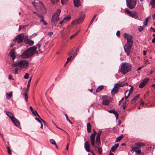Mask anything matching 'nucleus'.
<instances>
[{"label": "nucleus", "instance_id": "34", "mask_svg": "<svg viewBox=\"0 0 155 155\" xmlns=\"http://www.w3.org/2000/svg\"><path fill=\"white\" fill-rule=\"evenodd\" d=\"M102 133V131L101 130H99L97 134L96 138H100L101 135Z\"/></svg>", "mask_w": 155, "mask_h": 155}, {"label": "nucleus", "instance_id": "1", "mask_svg": "<svg viewBox=\"0 0 155 155\" xmlns=\"http://www.w3.org/2000/svg\"><path fill=\"white\" fill-rule=\"evenodd\" d=\"M36 47L35 46L31 47L24 51L21 55L22 58H27L33 55L36 50Z\"/></svg>", "mask_w": 155, "mask_h": 155}, {"label": "nucleus", "instance_id": "42", "mask_svg": "<svg viewBox=\"0 0 155 155\" xmlns=\"http://www.w3.org/2000/svg\"><path fill=\"white\" fill-rule=\"evenodd\" d=\"M127 105V102L126 101L123 104L122 107L124 110H125Z\"/></svg>", "mask_w": 155, "mask_h": 155}, {"label": "nucleus", "instance_id": "41", "mask_svg": "<svg viewBox=\"0 0 155 155\" xmlns=\"http://www.w3.org/2000/svg\"><path fill=\"white\" fill-rule=\"evenodd\" d=\"M7 150L9 154L10 155H12V152L9 147H7Z\"/></svg>", "mask_w": 155, "mask_h": 155}, {"label": "nucleus", "instance_id": "22", "mask_svg": "<svg viewBox=\"0 0 155 155\" xmlns=\"http://www.w3.org/2000/svg\"><path fill=\"white\" fill-rule=\"evenodd\" d=\"M24 42L25 43L28 44L30 46L32 45L34 43V41H33L31 40L28 39L25 40Z\"/></svg>", "mask_w": 155, "mask_h": 155}, {"label": "nucleus", "instance_id": "33", "mask_svg": "<svg viewBox=\"0 0 155 155\" xmlns=\"http://www.w3.org/2000/svg\"><path fill=\"white\" fill-rule=\"evenodd\" d=\"M104 87V86L103 85H101L99 86L97 89L96 90V92H98L100 91Z\"/></svg>", "mask_w": 155, "mask_h": 155}, {"label": "nucleus", "instance_id": "39", "mask_svg": "<svg viewBox=\"0 0 155 155\" xmlns=\"http://www.w3.org/2000/svg\"><path fill=\"white\" fill-rule=\"evenodd\" d=\"M98 150L100 154H101L102 153V148L99 146H98Z\"/></svg>", "mask_w": 155, "mask_h": 155}, {"label": "nucleus", "instance_id": "2", "mask_svg": "<svg viewBox=\"0 0 155 155\" xmlns=\"http://www.w3.org/2000/svg\"><path fill=\"white\" fill-rule=\"evenodd\" d=\"M131 65L128 63L125 62L122 64L120 69V71L121 74H125L131 70Z\"/></svg>", "mask_w": 155, "mask_h": 155}, {"label": "nucleus", "instance_id": "15", "mask_svg": "<svg viewBox=\"0 0 155 155\" xmlns=\"http://www.w3.org/2000/svg\"><path fill=\"white\" fill-rule=\"evenodd\" d=\"M39 18L40 19V24H41L42 25H44L45 26H46L48 25L47 23L44 20L43 17L42 15L40 16L39 15Z\"/></svg>", "mask_w": 155, "mask_h": 155}, {"label": "nucleus", "instance_id": "16", "mask_svg": "<svg viewBox=\"0 0 155 155\" xmlns=\"http://www.w3.org/2000/svg\"><path fill=\"white\" fill-rule=\"evenodd\" d=\"M9 54L11 57L12 58L13 60L14 61L15 57V50L14 48L11 50L9 53Z\"/></svg>", "mask_w": 155, "mask_h": 155}, {"label": "nucleus", "instance_id": "4", "mask_svg": "<svg viewBox=\"0 0 155 155\" xmlns=\"http://www.w3.org/2000/svg\"><path fill=\"white\" fill-rule=\"evenodd\" d=\"M61 12V10L58 9L57 11L53 15L51 18V22L55 23L59 20V15Z\"/></svg>", "mask_w": 155, "mask_h": 155}, {"label": "nucleus", "instance_id": "46", "mask_svg": "<svg viewBox=\"0 0 155 155\" xmlns=\"http://www.w3.org/2000/svg\"><path fill=\"white\" fill-rule=\"evenodd\" d=\"M59 0H51V3L53 4H54L58 2Z\"/></svg>", "mask_w": 155, "mask_h": 155}, {"label": "nucleus", "instance_id": "54", "mask_svg": "<svg viewBox=\"0 0 155 155\" xmlns=\"http://www.w3.org/2000/svg\"><path fill=\"white\" fill-rule=\"evenodd\" d=\"M147 22L145 21H144L143 22V27H145L147 26Z\"/></svg>", "mask_w": 155, "mask_h": 155}, {"label": "nucleus", "instance_id": "35", "mask_svg": "<svg viewBox=\"0 0 155 155\" xmlns=\"http://www.w3.org/2000/svg\"><path fill=\"white\" fill-rule=\"evenodd\" d=\"M150 4L152 8L155 7V0H151Z\"/></svg>", "mask_w": 155, "mask_h": 155}, {"label": "nucleus", "instance_id": "48", "mask_svg": "<svg viewBox=\"0 0 155 155\" xmlns=\"http://www.w3.org/2000/svg\"><path fill=\"white\" fill-rule=\"evenodd\" d=\"M65 114V115L66 117V119L71 124H72V123L71 122L69 119L68 118V116L66 114Z\"/></svg>", "mask_w": 155, "mask_h": 155}, {"label": "nucleus", "instance_id": "59", "mask_svg": "<svg viewBox=\"0 0 155 155\" xmlns=\"http://www.w3.org/2000/svg\"><path fill=\"white\" fill-rule=\"evenodd\" d=\"M69 145V143H68L67 144V146H66V150H68V148Z\"/></svg>", "mask_w": 155, "mask_h": 155}, {"label": "nucleus", "instance_id": "31", "mask_svg": "<svg viewBox=\"0 0 155 155\" xmlns=\"http://www.w3.org/2000/svg\"><path fill=\"white\" fill-rule=\"evenodd\" d=\"M96 143L98 146H100L101 145L100 138H96Z\"/></svg>", "mask_w": 155, "mask_h": 155}, {"label": "nucleus", "instance_id": "19", "mask_svg": "<svg viewBox=\"0 0 155 155\" xmlns=\"http://www.w3.org/2000/svg\"><path fill=\"white\" fill-rule=\"evenodd\" d=\"M95 138V136L93 135V134H91L90 136V139L91 141V144L93 146H94Z\"/></svg>", "mask_w": 155, "mask_h": 155}, {"label": "nucleus", "instance_id": "21", "mask_svg": "<svg viewBox=\"0 0 155 155\" xmlns=\"http://www.w3.org/2000/svg\"><path fill=\"white\" fill-rule=\"evenodd\" d=\"M130 16L134 18H137L138 17L137 13L134 12H132Z\"/></svg>", "mask_w": 155, "mask_h": 155}, {"label": "nucleus", "instance_id": "32", "mask_svg": "<svg viewBox=\"0 0 155 155\" xmlns=\"http://www.w3.org/2000/svg\"><path fill=\"white\" fill-rule=\"evenodd\" d=\"M71 18V16L70 15H68L66 16L64 18V20L65 22L68 21L70 20Z\"/></svg>", "mask_w": 155, "mask_h": 155}, {"label": "nucleus", "instance_id": "23", "mask_svg": "<svg viewBox=\"0 0 155 155\" xmlns=\"http://www.w3.org/2000/svg\"><path fill=\"white\" fill-rule=\"evenodd\" d=\"M75 7H78L81 5V2L79 0H73Z\"/></svg>", "mask_w": 155, "mask_h": 155}, {"label": "nucleus", "instance_id": "45", "mask_svg": "<svg viewBox=\"0 0 155 155\" xmlns=\"http://www.w3.org/2000/svg\"><path fill=\"white\" fill-rule=\"evenodd\" d=\"M41 120V118L39 116V123L40 124V125H41L40 128L43 129V124H42V123L41 121V120Z\"/></svg>", "mask_w": 155, "mask_h": 155}, {"label": "nucleus", "instance_id": "49", "mask_svg": "<svg viewBox=\"0 0 155 155\" xmlns=\"http://www.w3.org/2000/svg\"><path fill=\"white\" fill-rule=\"evenodd\" d=\"M29 75L28 73H26L24 76V78L25 79H27L28 78Z\"/></svg>", "mask_w": 155, "mask_h": 155}, {"label": "nucleus", "instance_id": "29", "mask_svg": "<svg viewBox=\"0 0 155 155\" xmlns=\"http://www.w3.org/2000/svg\"><path fill=\"white\" fill-rule=\"evenodd\" d=\"M118 91V88L116 87H114L113 89L111 91V92L112 94H114L117 93Z\"/></svg>", "mask_w": 155, "mask_h": 155}, {"label": "nucleus", "instance_id": "5", "mask_svg": "<svg viewBox=\"0 0 155 155\" xmlns=\"http://www.w3.org/2000/svg\"><path fill=\"white\" fill-rule=\"evenodd\" d=\"M126 3L127 7L130 9L134 8L136 4L135 0H126Z\"/></svg>", "mask_w": 155, "mask_h": 155}, {"label": "nucleus", "instance_id": "62", "mask_svg": "<svg viewBox=\"0 0 155 155\" xmlns=\"http://www.w3.org/2000/svg\"><path fill=\"white\" fill-rule=\"evenodd\" d=\"M149 20V18H148V17H147L145 19V21L147 22H148V21Z\"/></svg>", "mask_w": 155, "mask_h": 155}, {"label": "nucleus", "instance_id": "51", "mask_svg": "<svg viewBox=\"0 0 155 155\" xmlns=\"http://www.w3.org/2000/svg\"><path fill=\"white\" fill-rule=\"evenodd\" d=\"M68 0H61V3L62 4H64Z\"/></svg>", "mask_w": 155, "mask_h": 155}, {"label": "nucleus", "instance_id": "17", "mask_svg": "<svg viewBox=\"0 0 155 155\" xmlns=\"http://www.w3.org/2000/svg\"><path fill=\"white\" fill-rule=\"evenodd\" d=\"M84 148L85 150L88 152L90 151L89 148V144L88 141H86L84 144Z\"/></svg>", "mask_w": 155, "mask_h": 155}, {"label": "nucleus", "instance_id": "47", "mask_svg": "<svg viewBox=\"0 0 155 155\" xmlns=\"http://www.w3.org/2000/svg\"><path fill=\"white\" fill-rule=\"evenodd\" d=\"M25 98L26 101H27L28 99V94L26 93H25Z\"/></svg>", "mask_w": 155, "mask_h": 155}, {"label": "nucleus", "instance_id": "26", "mask_svg": "<svg viewBox=\"0 0 155 155\" xmlns=\"http://www.w3.org/2000/svg\"><path fill=\"white\" fill-rule=\"evenodd\" d=\"M87 132L89 133L91 132V124L89 123H88L87 125Z\"/></svg>", "mask_w": 155, "mask_h": 155}, {"label": "nucleus", "instance_id": "60", "mask_svg": "<svg viewBox=\"0 0 155 155\" xmlns=\"http://www.w3.org/2000/svg\"><path fill=\"white\" fill-rule=\"evenodd\" d=\"M77 53L76 52H74V54L73 56V58L75 57L77 55Z\"/></svg>", "mask_w": 155, "mask_h": 155}, {"label": "nucleus", "instance_id": "13", "mask_svg": "<svg viewBox=\"0 0 155 155\" xmlns=\"http://www.w3.org/2000/svg\"><path fill=\"white\" fill-rule=\"evenodd\" d=\"M148 80L149 79L147 78L144 79L140 84L139 87L140 88L143 87L148 82Z\"/></svg>", "mask_w": 155, "mask_h": 155}, {"label": "nucleus", "instance_id": "44", "mask_svg": "<svg viewBox=\"0 0 155 155\" xmlns=\"http://www.w3.org/2000/svg\"><path fill=\"white\" fill-rule=\"evenodd\" d=\"M134 150V152H135L136 154H139L141 153V150L140 149H139L137 150Z\"/></svg>", "mask_w": 155, "mask_h": 155}, {"label": "nucleus", "instance_id": "11", "mask_svg": "<svg viewBox=\"0 0 155 155\" xmlns=\"http://www.w3.org/2000/svg\"><path fill=\"white\" fill-rule=\"evenodd\" d=\"M124 37L127 39V43L131 45L133 44L134 42L132 40V35L125 34Z\"/></svg>", "mask_w": 155, "mask_h": 155}, {"label": "nucleus", "instance_id": "43", "mask_svg": "<svg viewBox=\"0 0 155 155\" xmlns=\"http://www.w3.org/2000/svg\"><path fill=\"white\" fill-rule=\"evenodd\" d=\"M31 78L28 81V84H27V88L28 89V90H29V87L30 86V83L31 82Z\"/></svg>", "mask_w": 155, "mask_h": 155}, {"label": "nucleus", "instance_id": "56", "mask_svg": "<svg viewBox=\"0 0 155 155\" xmlns=\"http://www.w3.org/2000/svg\"><path fill=\"white\" fill-rule=\"evenodd\" d=\"M72 57V56H71L69 57L67 59V61H70L71 60V59Z\"/></svg>", "mask_w": 155, "mask_h": 155}, {"label": "nucleus", "instance_id": "9", "mask_svg": "<svg viewBox=\"0 0 155 155\" xmlns=\"http://www.w3.org/2000/svg\"><path fill=\"white\" fill-rule=\"evenodd\" d=\"M85 16V15L84 14H83L77 20L72 22V23L73 24H78L84 21Z\"/></svg>", "mask_w": 155, "mask_h": 155}, {"label": "nucleus", "instance_id": "63", "mask_svg": "<svg viewBox=\"0 0 155 155\" xmlns=\"http://www.w3.org/2000/svg\"><path fill=\"white\" fill-rule=\"evenodd\" d=\"M152 42L153 43H154L155 42V38H154L152 40Z\"/></svg>", "mask_w": 155, "mask_h": 155}, {"label": "nucleus", "instance_id": "36", "mask_svg": "<svg viewBox=\"0 0 155 155\" xmlns=\"http://www.w3.org/2000/svg\"><path fill=\"white\" fill-rule=\"evenodd\" d=\"M31 112L32 114L35 116H37L38 117H39V115L38 114L37 111L35 110H33V111H32Z\"/></svg>", "mask_w": 155, "mask_h": 155}, {"label": "nucleus", "instance_id": "53", "mask_svg": "<svg viewBox=\"0 0 155 155\" xmlns=\"http://www.w3.org/2000/svg\"><path fill=\"white\" fill-rule=\"evenodd\" d=\"M14 71H15V74H18V68H16L14 70Z\"/></svg>", "mask_w": 155, "mask_h": 155}, {"label": "nucleus", "instance_id": "7", "mask_svg": "<svg viewBox=\"0 0 155 155\" xmlns=\"http://www.w3.org/2000/svg\"><path fill=\"white\" fill-rule=\"evenodd\" d=\"M29 63L26 60H23L20 61L18 63L19 67L21 68H25L29 65Z\"/></svg>", "mask_w": 155, "mask_h": 155}, {"label": "nucleus", "instance_id": "8", "mask_svg": "<svg viewBox=\"0 0 155 155\" xmlns=\"http://www.w3.org/2000/svg\"><path fill=\"white\" fill-rule=\"evenodd\" d=\"M133 45L128 43H127L125 45L124 49L127 55H130L131 49Z\"/></svg>", "mask_w": 155, "mask_h": 155}, {"label": "nucleus", "instance_id": "20", "mask_svg": "<svg viewBox=\"0 0 155 155\" xmlns=\"http://www.w3.org/2000/svg\"><path fill=\"white\" fill-rule=\"evenodd\" d=\"M108 112L110 113H113L114 114L116 118V119L117 120L118 117V114L116 111H114V110L112 109L109 110L108 111Z\"/></svg>", "mask_w": 155, "mask_h": 155}, {"label": "nucleus", "instance_id": "52", "mask_svg": "<svg viewBox=\"0 0 155 155\" xmlns=\"http://www.w3.org/2000/svg\"><path fill=\"white\" fill-rule=\"evenodd\" d=\"M143 27L140 26L138 28L139 31H142L143 29Z\"/></svg>", "mask_w": 155, "mask_h": 155}, {"label": "nucleus", "instance_id": "64", "mask_svg": "<svg viewBox=\"0 0 155 155\" xmlns=\"http://www.w3.org/2000/svg\"><path fill=\"white\" fill-rule=\"evenodd\" d=\"M152 17L153 19H155V13L152 15Z\"/></svg>", "mask_w": 155, "mask_h": 155}, {"label": "nucleus", "instance_id": "6", "mask_svg": "<svg viewBox=\"0 0 155 155\" xmlns=\"http://www.w3.org/2000/svg\"><path fill=\"white\" fill-rule=\"evenodd\" d=\"M46 9L42 2H39V14L44 15L46 13Z\"/></svg>", "mask_w": 155, "mask_h": 155}, {"label": "nucleus", "instance_id": "40", "mask_svg": "<svg viewBox=\"0 0 155 155\" xmlns=\"http://www.w3.org/2000/svg\"><path fill=\"white\" fill-rule=\"evenodd\" d=\"M96 16H97L96 14H95L94 15V16L93 17V18H92V19L90 21V24H92V23L93 22L94 19L96 18Z\"/></svg>", "mask_w": 155, "mask_h": 155}, {"label": "nucleus", "instance_id": "50", "mask_svg": "<svg viewBox=\"0 0 155 155\" xmlns=\"http://www.w3.org/2000/svg\"><path fill=\"white\" fill-rule=\"evenodd\" d=\"M53 32L51 31H50L48 33L47 35L50 36H51L53 34Z\"/></svg>", "mask_w": 155, "mask_h": 155}, {"label": "nucleus", "instance_id": "25", "mask_svg": "<svg viewBox=\"0 0 155 155\" xmlns=\"http://www.w3.org/2000/svg\"><path fill=\"white\" fill-rule=\"evenodd\" d=\"M139 94H137L136 96H135L134 97L132 100L131 103H134L138 99L139 97Z\"/></svg>", "mask_w": 155, "mask_h": 155}, {"label": "nucleus", "instance_id": "27", "mask_svg": "<svg viewBox=\"0 0 155 155\" xmlns=\"http://www.w3.org/2000/svg\"><path fill=\"white\" fill-rule=\"evenodd\" d=\"M119 144L118 143H116L115 144L113 147L111 148V150L110 151L114 152L115 150L118 147Z\"/></svg>", "mask_w": 155, "mask_h": 155}, {"label": "nucleus", "instance_id": "58", "mask_svg": "<svg viewBox=\"0 0 155 155\" xmlns=\"http://www.w3.org/2000/svg\"><path fill=\"white\" fill-rule=\"evenodd\" d=\"M133 87H132L130 89L129 93H130V92H132L133 91Z\"/></svg>", "mask_w": 155, "mask_h": 155}, {"label": "nucleus", "instance_id": "28", "mask_svg": "<svg viewBox=\"0 0 155 155\" xmlns=\"http://www.w3.org/2000/svg\"><path fill=\"white\" fill-rule=\"evenodd\" d=\"M110 103V101L107 99H104L103 100L102 104L105 105H108Z\"/></svg>", "mask_w": 155, "mask_h": 155}, {"label": "nucleus", "instance_id": "55", "mask_svg": "<svg viewBox=\"0 0 155 155\" xmlns=\"http://www.w3.org/2000/svg\"><path fill=\"white\" fill-rule=\"evenodd\" d=\"M116 35L117 36H119L120 35V32L119 31H117V33H116Z\"/></svg>", "mask_w": 155, "mask_h": 155}, {"label": "nucleus", "instance_id": "3", "mask_svg": "<svg viewBox=\"0 0 155 155\" xmlns=\"http://www.w3.org/2000/svg\"><path fill=\"white\" fill-rule=\"evenodd\" d=\"M6 114L15 126L18 127L20 125L19 121L14 117L12 113L9 111H7Z\"/></svg>", "mask_w": 155, "mask_h": 155}, {"label": "nucleus", "instance_id": "12", "mask_svg": "<svg viewBox=\"0 0 155 155\" xmlns=\"http://www.w3.org/2000/svg\"><path fill=\"white\" fill-rule=\"evenodd\" d=\"M24 38V35L23 34H20L18 35V36L16 38L15 41L17 42L18 43H21L23 40Z\"/></svg>", "mask_w": 155, "mask_h": 155}, {"label": "nucleus", "instance_id": "61", "mask_svg": "<svg viewBox=\"0 0 155 155\" xmlns=\"http://www.w3.org/2000/svg\"><path fill=\"white\" fill-rule=\"evenodd\" d=\"M13 65L15 67L19 66L18 64V63L13 64Z\"/></svg>", "mask_w": 155, "mask_h": 155}, {"label": "nucleus", "instance_id": "24", "mask_svg": "<svg viewBox=\"0 0 155 155\" xmlns=\"http://www.w3.org/2000/svg\"><path fill=\"white\" fill-rule=\"evenodd\" d=\"M6 96L8 99L10 100L12 96V92L11 91L9 93H7Z\"/></svg>", "mask_w": 155, "mask_h": 155}, {"label": "nucleus", "instance_id": "14", "mask_svg": "<svg viewBox=\"0 0 155 155\" xmlns=\"http://www.w3.org/2000/svg\"><path fill=\"white\" fill-rule=\"evenodd\" d=\"M128 83L124 82H123L120 83L116 84L114 86V87H116L118 88L120 87H123L125 86L126 85H127Z\"/></svg>", "mask_w": 155, "mask_h": 155}, {"label": "nucleus", "instance_id": "10", "mask_svg": "<svg viewBox=\"0 0 155 155\" xmlns=\"http://www.w3.org/2000/svg\"><path fill=\"white\" fill-rule=\"evenodd\" d=\"M145 146V144L143 143L138 142L136 143L134 146L131 147L132 150L139 149L142 146Z\"/></svg>", "mask_w": 155, "mask_h": 155}, {"label": "nucleus", "instance_id": "57", "mask_svg": "<svg viewBox=\"0 0 155 155\" xmlns=\"http://www.w3.org/2000/svg\"><path fill=\"white\" fill-rule=\"evenodd\" d=\"M66 22H65V21H64V20L63 19V20H62V21H60V24L62 25V24L64 23H65Z\"/></svg>", "mask_w": 155, "mask_h": 155}, {"label": "nucleus", "instance_id": "38", "mask_svg": "<svg viewBox=\"0 0 155 155\" xmlns=\"http://www.w3.org/2000/svg\"><path fill=\"white\" fill-rule=\"evenodd\" d=\"M50 143L53 145H56V142L55 140L53 139H51L50 140Z\"/></svg>", "mask_w": 155, "mask_h": 155}, {"label": "nucleus", "instance_id": "37", "mask_svg": "<svg viewBox=\"0 0 155 155\" xmlns=\"http://www.w3.org/2000/svg\"><path fill=\"white\" fill-rule=\"evenodd\" d=\"M125 12L127 13L129 15L131 14V12L129 9L126 8L124 9Z\"/></svg>", "mask_w": 155, "mask_h": 155}, {"label": "nucleus", "instance_id": "30", "mask_svg": "<svg viewBox=\"0 0 155 155\" xmlns=\"http://www.w3.org/2000/svg\"><path fill=\"white\" fill-rule=\"evenodd\" d=\"M124 137L123 135H121L120 136L117 137L115 140L116 142H118L120 141Z\"/></svg>", "mask_w": 155, "mask_h": 155}, {"label": "nucleus", "instance_id": "18", "mask_svg": "<svg viewBox=\"0 0 155 155\" xmlns=\"http://www.w3.org/2000/svg\"><path fill=\"white\" fill-rule=\"evenodd\" d=\"M38 4L39 1L38 0H35L32 3V4L34 6L38 11Z\"/></svg>", "mask_w": 155, "mask_h": 155}]
</instances>
